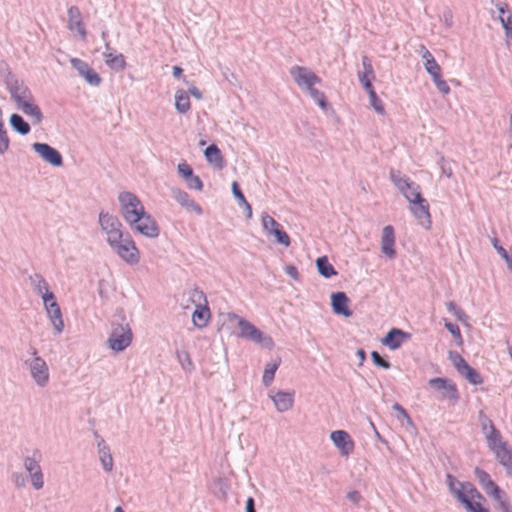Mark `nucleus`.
<instances>
[{"mask_svg": "<svg viewBox=\"0 0 512 512\" xmlns=\"http://www.w3.org/2000/svg\"><path fill=\"white\" fill-rule=\"evenodd\" d=\"M279 364H280V360H277L273 363H268L266 365V368L263 373V383L265 386H269L272 383V381L274 379L275 372L279 367Z\"/></svg>", "mask_w": 512, "mask_h": 512, "instance_id": "f704fd0d", "label": "nucleus"}, {"mask_svg": "<svg viewBox=\"0 0 512 512\" xmlns=\"http://www.w3.org/2000/svg\"><path fill=\"white\" fill-rule=\"evenodd\" d=\"M9 147V138L6 131H0V153H4Z\"/></svg>", "mask_w": 512, "mask_h": 512, "instance_id": "bf43d9fd", "label": "nucleus"}, {"mask_svg": "<svg viewBox=\"0 0 512 512\" xmlns=\"http://www.w3.org/2000/svg\"><path fill=\"white\" fill-rule=\"evenodd\" d=\"M393 409L399 413V417H402L405 420L407 425L413 426V421H412L411 417L408 415L406 410L400 404L395 403L393 405Z\"/></svg>", "mask_w": 512, "mask_h": 512, "instance_id": "5fc2aeb1", "label": "nucleus"}, {"mask_svg": "<svg viewBox=\"0 0 512 512\" xmlns=\"http://www.w3.org/2000/svg\"><path fill=\"white\" fill-rule=\"evenodd\" d=\"M447 481H448V485H449L451 492L456 496V492L460 491V489H461V487H460L461 483H457L458 487H456V481H455L454 477L450 474L447 475Z\"/></svg>", "mask_w": 512, "mask_h": 512, "instance_id": "052dcab7", "label": "nucleus"}, {"mask_svg": "<svg viewBox=\"0 0 512 512\" xmlns=\"http://www.w3.org/2000/svg\"><path fill=\"white\" fill-rule=\"evenodd\" d=\"M318 272L325 278L337 275L335 268L329 263L327 256L319 257L316 260Z\"/></svg>", "mask_w": 512, "mask_h": 512, "instance_id": "7c9ffc66", "label": "nucleus"}, {"mask_svg": "<svg viewBox=\"0 0 512 512\" xmlns=\"http://www.w3.org/2000/svg\"><path fill=\"white\" fill-rule=\"evenodd\" d=\"M347 498L353 503L357 504L361 499V495L358 491H350L347 494Z\"/></svg>", "mask_w": 512, "mask_h": 512, "instance_id": "69168bd1", "label": "nucleus"}, {"mask_svg": "<svg viewBox=\"0 0 512 512\" xmlns=\"http://www.w3.org/2000/svg\"><path fill=\"white\" fill-rule=\"evenodd\" d=\"M189 299L192 302V304L195 305V307L198 306H205V304H208L207 298L203 291L199 289H193L189 291Z\"/></svg>", "mask_w": 512, "mask_h": 512, "instance_id": "4c0bfd02", "label": "nucleus"}, {"mask_svg": "<svg viewBox=\"0 0 512 512\" xmlns=\"http://www.w3.org/2000/svg\"><path fill=\"white\" fill-rule=\"evenodd\" d=\"M70 63L72 66L78 71V73L85 78V80L94 86H97L101 82L100 76L94 71L93 68L89 66L88 63L85 61L78 59V58H72L70 60Z\"/></svg>", "mask_w": 512, "mask_h": 512, "instance_id": "a211bd4d", "label": "nucleus"}, {"mask_svg": "<svg viewBox=\"0 0 512 512\" xmlns=\"http://www.w3.org/2000/svg\"><path fill=\"white\" fill-rule=\"evenodd\" d=\"M67 14L69 30L73 33H76L82 40H84L86 38L87 32L79 8L76 6H71L68 8Z\"/></svg>", "mask_w": 512, "mask_h": 512, "instance_id": "2eb2a0df", "label": "nucleus"}, {"mask_svg": "<svg viewBox=\"0 0 512 512\" xmlns=\"http://www.w3.org/2000/svg\"><path fill=\"white\" fill-rule=\"evenodd\" d=\"M330 438L342 455H349L354 450V442L350 435L344 430L333 431Z\"/></svg>", "mask_w": 512, "mask_h": 512, "instance_id": "f3484780", "label": "nucleus"}, {"mask_svg": "<svg viewBox=\"0 0 512 512\" xmlns=\"http://www.w3.org/2000/svg\"><path fill=\"white\" fill-rule=\"evenodd\" d=\"M460 487V491L456 492V498L469 512H489L481 503L484 501V497L473 484L464 482L460 484Z\"/></svg>", "mask_w": 512, "mask_h": 512, "instance_id": "20e7f679", "label": "nucleus"}, {"mask_svg": "<svg viewBox=\"0 0 512 512\" xmlns=\"http://www.w3.org/2000/svg\"><path fill=\"white\" fill-rule=\"evenodd\" d=\"M499 18L505 29L506 36L512 39V16L510 15L507 18L500 16Z\"/></svg>", "mask_w": 512, "mask_h": 512, "instance_id": "4d7b16f0", "label": "nucleus"}, {"mask_svg": "<svg viewBox=\"0 0 512 512\" xmlns=\"http://www.w3.org/2000/svg\"><path fill=\"white\" fill-rule=\"evenodd\" d=\"M469 383L473 385H480L483 383V379L479 372H477L474 368L469 366L464 372L461 374Z\"/></svg>", "mask_w": 512, "mask_h": 512, "instance_id": "e433bc0d", "label": "nucleus"}, {"mask_svg": "<svg viewBox=\"0 0 512 512\" xmlns=\"http://www.w3.org/2000/svg\"><path fill=\"white\" fill-rule=\"evenodd\" d=\"M450 381L444 378H433L429 380V385L439 390H444Z\"/></svg>", "mask_w": 512, "mask_h": 512, "instance_id": "13d9d810", "label": "nucleus"}, {"mask_svg": "<svg viewBox=\"0 0 512 512\" xmlns=\"http://www.w3.org/2000/svg\"><path fill=\"white\" fill-rule=\"evenodd\" d=\"M261 221L264 229L269 234L273 235L279 244H282L285 247H288L290 245V237L283 230L282 226L275 221L273 217H271L267 213H263L261 216Z\"/></svg>", "mask_w": 512, "mask_h": 512, "instance_id": "9d476101", "label": "nucleus"}, {"mask_svg": "<svg viewBox=\"0 0 512 512\" xmlns=\"http://www.w3.org/2000/svg\"><path fill=\"white\" fill-rule=\"evenodd\" d=\"M205 157L209 163L214 164L216 167H223V157L216 145L213 144L206 148Z\"/></svg>", "mask_w": 512, "mask_h": 512, "instance_id": "2f4dec72", "label": "nucleus"}, {"mask_svg": "<svg viewBox=\"0 0 512 512\" xmlns=\"http://www.w3.org/2000/svg\"><path fill=\"white\" fill-rule=\"evenodd\" d=\"M371 357L375 365L380 366L384 369H388L390 367L389 362L383 359L378 352L373 351L371 353Z\"/></svg>", "mask_w": 512, "mask_h": 512, "instance_id": "6e6d98bb", "label": "nucleus"}, {"mask_svg": "<svg viewBox=\"0 0 512 512\" xmlns=\"http://www.w3.org/2000/svg\"><path fill=\"white\" fill-rule=\"evenodd\" d=\"M189 93L195 97L196 99H201L202 98V93L201 91L193 84H189Z\"/></svg>", "mask_w": 512, "mask_h": 512, "instance_id": "0e129e2a", "label": "nucleus"}, {"mask_svg": "<svg viewBox=\"0 0 512 512\" xmlns=\"http://www.w3.org/2000/svg\"><path fill=\"white\" fill-rule=\"evenodd\" d=\"M482 488L487 495L493 497V499L498 502L499 508L502 512H512L511 505L505 494L493 480L482 486Z\"/></svg>", "mask_w": 512, "mask_h": 512, "instance_id": "6ab92c4d", "label": "nucleus"}, {"mask_svg": "<svg viewBox=\"0 0 512 512\" xmlns=\"http://www.w3.org/2000/svg\"><path fill=\"white\" fill-rule=\"evenodd\" d=\"M177 169L184 180L191 178L194 174L191 166L186 162L179 163Z\"/></svg>", "mask_w": 512, "mask_h": 512, "instance_id": "09e8293b", "label": "nucleus"}, {"mask_svg": "<svg viewBox=\"0 0 512 512\" xmlns=\"http://www.w3.org/2000/svg\"><path fill=\"white\" fill-rule=\"evenodd\" d=\"M36 354V350H34L33 355L35 357L29 364L30 373L39 386H45L49 381V369L46 362Z\"/></svg>", "mask_w": 512, "mask_h": 512, "instance_id": "f8f14e48", "label": "nucleus"}, {"mask_svg": "<svg viewBox=\"0 0 512 512\" xmlns=\"http://www.w3.org/2000/svg\"><path fill=\"white\" fill-rule=\"evenodd\" d=\"M24 466L31 478L32 486L39 490L44 486L43 474L38 461L35 458L27 457L24 460Z\"/></svg>", "mask_w": 512, "mask_h": 512, "instance_id": "aec40b11", "label": "nucleus"}, {"mask_svg": "<svg viewBox=\"0 0 512 512\" xmlns=\"http://www.w3.org/2000/svg\"><path fill=\"white\" fill-rule=\"evenodd\" d=\"M496 459L508 470H512V450L507 444L494 451Z\"/></svg>", "mask_w": 512, "mask_h": 512, "instance_id": "cd10ccee", "label": "nucleus"}, {"mask_svg": "<svg viewBox=\"0 0 512 512\" xmlns=\"http://www.w3.org/2000/svg\"><path fill=\"white\" fill-rule=\"evenodd\" d=\"M271 398L279 412L290 410L294 404V392L279 391Z\"/></svg>", "mask_w": 512, "mask_h": 512, "instance_id": "393cba45", "label": "nucleus"}, {"mask_svg": "<svg viewBox=\"0 0 512 512\" xmlns=\"http://www.w3.org/2000/svg\"><path fill=\"white\" fill-rule=\"evenodd\" d=\"M307 91L309 92L310 96L318 103V105L321 108L326 107V98L324 93L314 88V86H310V88H307Z\"/></svg>", "mask_w": 512, "mask_h": 512, "instance_id": "79ce46f5", "label": "nucleus"}, {"mask_svg": "<svg viewBox=\"0 0 512 512\" xmlns=\"http://www.w3.org/2000/svg\"><path fill=\"white\" fill-rule=\"evenodd\" d=\"M409 338L410 334L400 329L393 328L387 333L382 343L391 350H396L403 344L405 340H408Z\"/></svg>", "mask_w": 512, "mask_h": 512, "instance_id": "5701e85b", "label": "nucleus"}, {"mask_svg": "<svg viewBox=\"0 0 512 512\" xmlns=\"http://www.w3.org/2000/svg\"><path fill=\"white\" fill-rule=\"evenodd\" d=\"M452 362L457 371L462 374L465 369H467L470 365L466 362V360L460 356L459 354H455L452 357Z\"/></svg>", "mask_w": 512, "mask_h": 512, "instance_id": "a18cd8bd", "label": "nucleus"}, {"mask_svg": "<svg viewBox=\"0 0 512 512\" xmlns=\"http://www.w3.org/2000/svg\"><path fill=\"white\" fill-rule=\"evenodd\" d=\"M390 178L394 185L403 193L409 203L419 201L422 197L420 187L410 181L409 178H403L397 175L394 171L390 172Z\"/></svg>", "mask_w": 512, "mask_h": 512, "instance_id": "6e6552de", "label": "nucleus"}, {"mask_svg": "<svg viewBox=\"0 0 512 512\" xmlns=\"http://www.w3.org/2000/svg\"><path fill=\"white\" fill-rule=\"evenodd\" d=\"M105 63L113 70L120 71L126 66L125 58L120 53H105Z\"/></svg>", "mask_w": 512, "mask_h": 512, "instance_id": "c85d7f7f", "label": "nucleus"}, {"mask_svg": "<svg viewBox=\"0 0 512 512\" xmlns=\"http://www.w3.org/2000/svg\"><path fill=\"white\" fill-rule=\"evenodd\" d=\"M474 474L476 476V479L478 480L479 484L482 486L486 485L489 481H491L490 475L484 471L481 468H475Z\"/></svg>", "mask_w": 512, "mask_h": 512, "instance_id": "de8ad7c7", "label": "nucleus"}, {"mask_svg": "<svg viewBox=\"0 0 512 512\" xmlns=\"http://www.w3.org/2000/svg\"><path fill=\"white\" fill-rule=\"evenodd\" d=\"M410 210L423 227L426 229L430 228L431 215L429 212V204L425 198H421L419 201L410 203Z\"/></svg>", "mask_w": 512, "mask_h": 512, "instance_id": "dca6fc26", "label": "nucleus"}, {"mask_svg": "<svg viewBox=\"0 0 512 512\" xmlns=\"http://www.w3.org/2000/svg\"><path fill=\"white\" fill-rule=\"evenodd\" d=\"M34 151L47 163L59 167L62 165V156L58 150L49 146L46 143H34Z\"/></svg>", "mask_w": 512, "mask_h": 512, "instance_id": "4468645a", "label": "nucleus"}, {"mask_svg": "<svg viewBox=\"0 0 512 512\" xmlns=\"http://www.w3.org/2000/svg\"><path fill=\"white\" fill-rule=\"evenodd\" d=\"M226 317L230 322H237L240 329V337L250 339L256 343H263L267 348H272L274 346L272 338L264 336L263 333L249 321L234 313H228Z\"/></svg>", "mask_w": 512, "mask_h": 512, "instance_id": "7ed1b4c3", "label": "nucleus"}, {"mask_svg": "<svg viewBox=\"0 0 512 512\" xmlns=\"http://www.w3.org/2000/svg\"><path fill=\"white\" fill-rule=\"evenodd\" d=\"M101 462L106 471H111L113 467V459L108 451L101 450Z\"/></svg>", "mask_w": 512, "mask_h": 512, "instance_id": "8fccbe9b", "label": "nucleus"}, {"mask_svg": "<svg viewBox=\"0 0 512 512\" xmlns=\"http://www.w3.org/2000/svg\"><path fill=\"white\" fill-rule=\"evenodd\" d=\"M173 197L181 206L201 213L200 206L196 204L185 191L180 189L173 190Z\"/></svg>", "mask_w": 512, "mask_h": 512, "instance_id": "bb28decb", "label": "nucleus"}, {"mask_svg": "<svg viewBox=\"0 0 512 512\" xmlns=\"http://www.w3.org/2000/svg\"><path fill=\"white\" fill-rule=\"evenodd\" d=\"M12 99L17 104L18 109L24 114L34 119L36 123L42 121L40 108L35 104L34 97L27 87H15L11 90Z\"/></svg>", "mask_w": 512, "mask_h": 512, "instance_id": "f257e3e1", "label": "nucleus"}, {"mask_svg": "<svg viewBox=\"0 0 512 512\" xmlns=\"http://www.w3.org/2000/svg\"><path fill=\"white\" fill-rule=\"evenodd\" d=\"M175 107L179 113H186L191 108L190 99L188 93L182 89H179L175 93Z\"/></svg>", "mask_w": 512, "mask_h": 512, "instance_id": "c756f323", "label": "nucleus"}, {"mask_svg": "<svg viewBox=\"0 0 512 512\" xmlns=\"http://www.w3.org/2000/svg\"><path fill=\"white\" fill-rule=\"evenodd\" d=\"M118 201L121 215L127 224L130 221H135L137 219L136 217L145 210L141 200L131 192L120 193Z\"/></svg>", "mask_w": 512, "mask_h": 512, "instance_id": "39448f33", "label": "nucleus"}, {"mask_svg": "<svg viewBox=\"0 0 512 512\" xmlns=\"http://www.w3.org/2000/svg\"><path fill=\"white\" fill-rule=\"evenodd\" d=\"M177 357L184 369L189 371L193 369V362L186 351L178 352Z\"/></svg>", "mask_w": 512, "mask_h": 512, "instance_id": "49530a36", "label": "nucleus"}, {"mask_svg": "<svg viewBox=\"0 0 512 512\" xmlns=\"http://www.w3.org/2000/svg\"><path fill=\"white\" fill-rule=\"evenodd\" d=\"M211 317L210 310L208 308V304L205 306L195 307V310L192 314V321L195 327L204 328L208 325Z\"/></svg>", "mask_w": 512, "mask_h": 512, "instance_id": "a878e982", "label": "nucleus"}, {"mask_svg": "<svg viewBox=\"0 0 512 512\" xmlns=\"http://www.w3.org/2000/svg\"><path fill=\"white\" fill-rule=\"evenodd\" d=\"M349 298L344 292H336L331 296L332 309L335 314L350 317L352 311L349 309Z\"/></svg>", "mask_w": 512, "mask_h": 512, "instance_id": "4be33fe9", "label": "nucleus"}, {"mask_svg": "<svg viewBox=\"0 0 512 512\" xmlns=\"http://www.w3.org/2000/svg\"><path fill=\"white\" fill-rule=\"evenodd\" d=\"M185 181L187 183L188 188H190V189L201 191L203 188V183H202L201 179L194 174L191 178H188Z\"/></svg>", "mask_w": 512, "mask_h": 512, "instance_id": "3c124183", "label": "nucleus"}, {"mask_svg": "<svg viewBox=\"0 0 512 512\" xmlns=\"http://www.w3.org/2000/svg\"><path fill=\"white\" fill-rule=\"evenodd\" d=\"M482 430L485 433L488 447L493 452L507 444L505 441H503L500 431L495 428L492 421L487 417H484L482 420Z\"/></svg>", "mask_w": 512, "mask_h": 512, "instance_id": "ddd939ff", "label": "nucleus"}, {"mask_svg": "<svg viewBox=\"0 0 512 512\" xmlns=\"http://www.w3.org/2000/svg\"><path fill=\"white\" fill-rule=\"evenodd\" d=\"M290 74L295 83L302 88H310L315 84H319L321 79L311 70L302 66H293L290 69Z\"/></svg>", "mask_w": 512, "mask_h": 512, "instance_id": "9b49d317", "label": "nucleus"}, {"mask_svg": "<svg viewBox=\"0 0 512 512\" xmlns=\"http://www.w3.org/2000/svg\"><path fill=\"white\" fill-rule=\"evenodd\" d=\"M422 50H423V53H422V57L423 59L425 60V63H429L430 60L434 61V57L433 55L430 53V51H428L425 46H421Z\"/></svg>", "mask_w": 512, "mask_h": 512, "instance_id": "338daca9", "label": "nucleus"}, {"mask_svg": "<svg viewBox=\"0 0 512 512\" xmlns=\"http://www.w3.org/2000/svg\"><path fill=\"white\" fill-rule=\"evenodd\" d=\"M35 289L41 296H44L46 293L50 292L49 285L46 280L38 274L30 277Z\"/></svg>", "mask_w": 512, "mask_h": 512, "instance_id": "c9c22d12", "label": "nucleus"}, {"mask_svg": "<svg viewBox=\"0 0 512 512\" xmlns=\"http://www.w3.org/2000/svg\"><path fill=\"white\" fill-rule=\"evenodd\" d=\"M426 71L430 74L432 79L438 77L441 75V67L436 62V60L432 61L430 60L429 63L424 64Z\"/></svg>", "mask_w": 512, "mask_h": 512, "instance_id": "c03bdc74", "label": "nucleus"}, {"mask_svg": "<svg viewBox=\"0 0 512 512\" xmlns=\"http://www.w3.org/2000/svg\"><path fill=\"white\" fill-rule=\"evenodd\" d=\"M10 123L12 127L17 130L19 133L25 135L30 131L29 124L23 120V118L18 114H12L10 117Z\"/></svg>", "mask_w": 512, "mask_h": 512, "instance_id": "473e14b6", "label": "nucleus"}, {"mask_svg": "<svg viewBox=\"0 0 512 512\" xmlns=\"http://www.w3.org/2000/svg\"><path fill=\"white\" fill-rule=\"evenodd\" d=\"M232 191H233V194L234 196L241 202L243 203L246 208L249 209V216H252V209H251V206L250 204L246 201L243 193L241 192L240 188H239V185L236 181H234L232 183Z\"/></svg>", "mask_w": 512, "mask_h": 512, "instance_id": "37998d69", "label": "nucleus"}, {"mask_svg": "<svg viewBox=\"0 0 512 512\" xmlns=\"http://www.w3.org/2000/svg\"><path fill=\"white\" fill-rule=\"evenodd\" d=\"M446 308L449 312L453 313L459 321L464 322L467 319L466 314L460 307L457 306L455 302L448 301L446 303Z\"/></svg>", "mask_w": 512, "mask_h": 512, "instance_id": "a19ab883", "label": "nucleus"}, {"mask_svg": "<svg viewBox=\"0 0 512 512\" xmlns=\"http://www.w3.org/2000/svg\"><path fill=\"white\" fill-rule=\"evenodd\" d=\"M381 250L389 258H394L395 251V232L391 225H387L382 230Z\"/></svg>", "mask_w": 512, "mask_h": 512, "instance_id": "412c9836", "label": "nucleus"}, {"mask_svg": "<svg viewBox=\"0 0 512 512\" xmlns=\"http://www.w3.org/2000/svg\"><path fill=\"white\" fill-rule=\"evenodd\" d=\"M367 93L369 95L370 104L374 108V110L381 115L384 114L385 113L384 105H383L382 101L378 98L375 90L374 89L368 90Z\"/></svg>", "mask_w": 512, "mask_h": 512, "instance_id": "ea45409f", "label": "nucleus"}, {"mask_svg": "<svg viewBox=\"0 0 512 512\" xmlns=\"http://www.w3.org/2000/svg\"><path fill=\"white\" fill-rule=\"evenodd\" d=\"M132 338V331L128 325L118 326L111 332L108 344L112 350L120 352L131 344Z\"/></svg>", "mask_w": 512, "mask_h": 512, "instance_id": "1a4fd4ad", "label": "nucleus"}, {"mask_svg": "<svg viewBox=\"0 0 512 512\" xmlns=\"http://www.w3.org/2000/svg\"><path fill=\"white\" fill-rule=\"evenodd\" d=\"M135 221H130L128 225L135 232L148 237L156 238L160 233L159 226L156 220L144 210L140 215L136 217Z\"/></svg>", "mask_w": 512, "mask_h": 512, "instance_id": "423d86ee", "label": "nucleus"}, {"mask_svg": "<svg viewBox=\"0 0 512 512\" xmlns=\"http://www.w3.org/2000/svg\"><path fill=\"white\" fill-rule=\"evenodd\" d=\"M98 221L109 245L126 234L119 219L108 212H101Z\"/></svg>", "mask_w": 512, "mask_h": 512, "instance_id": "0eeeda50", "label": "nucleus"}, {"mask_svg": "<svg viewBox=\"0 0 512 512\" xmlns=\"http://www.w3.org/2000/svg\"><path fill=\"white\" fill-rule=\"evenodd\" d=\"M56 332L61 333L64 328V322L62 319V313L60 307L47 313Z\"/></svg>", "mask_w": 512, "mask_h": 512, "instance_id": "72a5a7b5", "label": "nucleus"}, {"mask_svg": "<svg viewBox=\"0 0 512 512\" xmlns=\"http://www.w3.org/2000/svg\"><path fill=\"white\" fill-rule=\"evenodd\" d=\"M433 82L441 93L448 94L450 92V87L446 81L442 79V75L434 78Z\"/></svg>", "mask_w": 512, "mask_h": 512, "instance_id": "864d4df0", "label": "nucleus"}, {"mask_svg": "<svg viewBox=\"0 0 512 512\" xmlns=\"http://www.w3.org/2000/svg\"><path fill=\"white\" fill-rule=\"evenodd\" d=\"M246 512H255L254 500L251 497H249L246 501Z\"/></svg>", "mask_w": 512, "mask_h": 512, "instance_id": "774afa93", "label": "nucleus"}, {"mask_svg": "<svg viewBox=\"0 0 512 512\" xmlns=\"http://www.w3.org/2000/svg\"><path fill=\"white\" fill-rule=\"evenodd\" d=\"M442 398L450 400L453 404L458 402L459 393H458L456 385L454 383H452L451 381L448 383L446 388L443 390Z\"/></svg>", "mask_w": 512, "mask_h": 512, "instance_id": "58836bf2", "label": "nucleus"}, {"mask_svg": "<svg viewBox=\"0 0 512 512\" xmlns=\"http://www.w3.org/2000/svg\"><path fill=\"white\" fill-rule=\"evenodd\" d=\"M492 244H493L494 248L496 249V251L500 254V256L502 258H506L507 257V254H508L507 251L502 246H500L498 244V240L496 238H494L492 240Z\"/></svg>", "mask_w": 512, "mask_h": 512, "instance_id": "e2e57ef3", "label": "nucleus"}, {"mask_svg": "<svg viewBox=\"0 0 512 512\" xmlns=\"http://www.w3.org/2000/svg\"><path fill=\"white\" fill-rule=\"evenodd\" d=\"M363 72L359 73V80L366 91L374 89L372 82L375 79V74L371 61L367 56L362 57Z\"/></svg>", "mask_w": 512, "mask_h": 512, "instance_id": "b1692460", "label": "nucleus"}, {"mask_svg": "<svg viewBox=\"0 0 512 512\" xmlns=\"http://www.w3.org/2000/svg\"><path fill=\"white\" fill-rule=\"evenodd\" d=\"M110 247L126 264L133 266L140 262V250L129 233L110 244Z\"/></svg>", "mask_w": 512, "mask_h": 512, "instance_id": "f03ea898", "label": "nucleus"}, {"mask_svg": "<svg viewBox=\"0 0 512 512\" xmlns=\"http://www.w3.org/2000/svg\"><path fill=\"white\" fill-rule=\"evenodd\" d=\"M445 327L452 334V336L457 340V342L459 344H461L462 343V335H461L459 327L457 325H455V324L450 323V322H446L445 323Z\"/></svg>", "mask_w": 512, "mask_h": 512, "instance_id": "603ef678", "label": "nucleus"}, {"mask_svg": "<svg viewBox=\"0 0 512 512\" xmlns=\"http://www.w3.org/2000/svg\"><path fill=\"white\" fill-rule=\"evenodd\" d=\"M42 299H43L45 308L48 307L49 304L57 303L56 298L51 291L46 293L44 296H42Z\"/></svg>", "mask_w": 512, "mask_h": 512, "instance_id": "680f3d73", "label": "nucleus"}]
</instances>
